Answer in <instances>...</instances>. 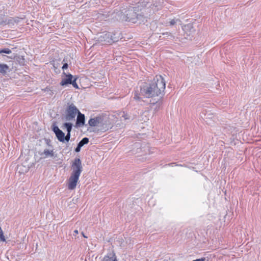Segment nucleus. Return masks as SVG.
Listing matches in <instances>:
<instances>
[{
    "instance_id": "4be33fe9",
    "label": "nucleus",
    "mask_w": 261,
    "mask_h": 261,
    "mask_svg": "<svg viewBox=\"0 0 261 261\" xmlns=\"http://www.w3.org/2000/svg\"><path fill=\"white\" fill-rule=\"evenodd\" d=\"M78 233H79L78 230L77 229H75V230H74L72 235H73V237H75Z\"/></svg>"
},
{
    "instance_id": "a211bd4d",
    "label": "nucleus",
    "mask_w": 261,
    "mask_h": 261,
    "mask_svg": "<svg viewBox=\"0 0 261 261\" xmlns=\"http://www.w3.org/2000/svg\"><path fill=\"white\" fill-rule=\"evenodd\" d=\"M178 22H180L179 19H173L171 20V21H170L169 25H173L175 23H177Z\"/></svg>"
},
{
    "instance_id": "39448f33",
    "label": "nucleus",
    "mask_w": 261,
    "mask_h": 261,
    "mask_svg": "<svg viewBox=\"0 0 261 261\" xmlns=\"http://www.w3.org/2000/svg\"><path fill=\"white\" fill-rule=\"evenodd\" d=\"M80 112L79 110L73 105H70L66 110L65 119L66 121H71L74 119L76 115Z\"/></svg>"
},
{
    "instance_id": "393cba45",
    "label": "nucleus",
    "mask_w": 261,
    "mask_h": 261,
    "mask_svg": "<svg viewBox=\"0 0 261 261\" xmlns=\"http://www.w3.org/2000/svg\"><path fill=\"white\" fill-rule=\"evenodd\" d=\"M100 15H101V17H103V18H106V17H105V15H104V14H103V15H101V14H100Z\"/></svg>"
},
{
    "instance_id": "0eeeda50",
    "label": "nucleus",
    "mask_w": 261,
    "mask_h": 261,
    "mask_svg": "<svg viewBox=\"0 0 261 261\" xmlns=\"http://www.w3.org/2000/svg\"><path fill=\"white\" fill-rule=\"evenodd\" d=\"M99 40L108 43H111L114 41L113 34L110 32H105L101 33L99 37Z\"/></svg>"
},
{
    "instance_id": "f257e3e1",
    "label": "nucleus",
    "mask_w": 261,
    "mask_h": 261,
    "mask_svg": "<svg viewBox=\"0 0 261 261\" xmlns=\"http://www.w3.org/2000/svg\"><path fill=\"white\" fill-rule=\"evenodd\" d=\"M161 8V5L159 4H150L149 2L142 1L139 2L137 6L135 7H130L128 10L125 11L124 14L122 12H117L116 15L118 17L117 20L136 23L138 20L143 22L144 14H148L152 12L157 11Z\"/></svg>"
},
{
    "instance_id": "1a4fd4ad",
    "label": "nucleus",
    "mask_w": 261,
    "mask_h": 261,
    "mask_svg": "<svg viewBox=\"0 0 261 261\" xmlns=\"http://www.w3.org/2000/svg\"><path fill=\"white\" fill-rule=\"evenodd\" d=\"M76 123L78 126L83 125L85 123V116L80 112L77 114Z\"/></svg>"
},
{
    "instance_id": "a878e982",
    "label": "nucleus",
    "mask_w": 261,
    "mask_h": 261,
    "mask_svg": "<svg viewBox=\"0 0 261 261\" xmlns=\"http://www.w3.org/2000/svg\"><path fill=\"white\" fill-rule=\"evenodd\" d=\"M112 15H114V16H113V18L116 17V16L115 15V12H113V13L112 14Z\"/></svg>"
},
{
    "instance_id": "423d86ee",
    "label": "nucleus",
    "mask_w": 261,
    "mask_h": 261,
    "mask_svg": "<svg viewBox=\"0 0 261 261\" xmlns=\"http://www.w3.org/2000/svg\"><path fill=\"white\" fill-rule=\"evenodd\" d=\"M46 141L48 147L45 148L42 152H39V154L43 159L47 158L49 157L52 158L54 156L55 153L53 147L49 144L50 141H49L48 140H46Z\"/></svg>"
},
{
    "instance_id": "ddd939ff",
    "label": "nucleus",
    "mask_w": 261,
    "mask_h": 261,
    "mask_svg": "<svg viewBox=\"0 0 261 261\" xmlns=\"http://www.w3.org/2000/svg\"><path fill=\"white\" fill-rule=\"evenodd\" d=\"M103 261H118L116 257L114 254H110V256H106L103 259Z\"/></svg>"
},
{
    "instance_id": "b1692460",
    "label": "nucleus",
    "mask_w": 261,
    "mask_h": 261,
    "mask_svg": "<svg viewBox=\"0 0 261 261\" xmlns=\"http://www.w3.org/2000/svg\"><path fill=\"white\" fill-rule=\"evenodd\" d=\"M82 236H83L84 238H88V237H87V236H85V234L84 233V232H82Z\"/></svg>"
},
{
    "instance_id": "9b49d317",
    "label": "nucleus",
    "mask_w": 261,
    "mask_h": 261,
    "mask_svg": "<svg viewBox=\"0 0 261 261\" xmlns=\"http://www.w3.org/2000/svg\"><path fill=\"white\" fill-rule=\"evenodd\" d=\"M9 66L6 64H0V73L3 75L7 73L9 70Z\"/></svg>"
},
{
    "instance_id": "dca6fc26",
    "label": "nucleus",
    "mask_w": 261,
    "mask_h": 261,
    "mask_svg": "<svg viewBox=\"0 0 261 261\" xmlns=\"http://www.w3.org/2000/svg\"><path fill=\"white\" fill-rule=\"evenodd\" d=\"M11 53H12L11 50L8 48H5L0 49V54H2L3 53L6 54H10Z\"/></svg>"
},
{
    "instance_id": "7ed1b4c3",
    "label": "nucleus",
    "mask_w": 261,
    "mask_h": 261,
    "mask_svg": "<svg viewBox=\"0 0 261 261\" xmlns=\"http://www.w3.org/2000/svg\"><path fill=\"white\" fill-rule=\"evenodd\" d=\"M72 172L68 180V188L72 190L76 186L79 177L82 171V162L80 159L76 158L74 160L72 165Z\"/></svg>"
},
{
    "instance_id": "2eb2a0df",
    "label": "nucleus",
    "mask_w": 261,
    "mask_h": 261,
    "mask_svg": "<svg viewBox=\"0 0 261 261\" xmlns=\"http://www.w3.org/2000/svg\"><path fill=\"white\" fill-rule=\"evenodd\" d=\"M64 126L67 129V133H70L72 129V124L70 123H65L64 124Z\"/></svg>"
},
{
    "instance_id": "f03ea898",
    "label": "nucleus",
    "mask_w": 261,
    "mask_h": 261,
    "mask_svg": "<svg viewBox=\"0 0 261 261\" xmlns=\"http://www.w3.org/2000/svg\"><path fill=\"white\" fill-rule=\"evenodd\" d=\"M166 82L161 75H156L150 83H145L140 87V91L134 93V99L140 100L142 95L146 98L158 96L162 94L165 90Z\"/></svg>"
},
{
    "instance_id": "5701e85b",
    "label": "nucleus",
    "mask_w": 261,
    "mask_h": 261,
    "mask_svg": "<svg viewBox=\"0 0 261 261\" xmlns=\"http://www.w3.org/2000/svg\"><path fill=\"white\" fill-rule=\"evenodd\" d=\"M67 67H68V64H67V63H65V64H64V65H63V66H62V69H63V70H64L65 69L67 68Z\"/></svg>"
},
{
    "instance_id": "6e6552de",
    "label": "nucleus",
    "mask_w": 261,
    "mask_h": 261,
    "mask_svg": "<svg viewBox=\"0 0 261 261\" xmlns=\"http://www.w3.org/2000/svg\"><path fill=\"white\" fill-rule=\"evenodd\" d=\"M53 130L55 133L58 140L62 142H64L65 134L61 129H60L57 126L53 125Z\"/></svg>"
},
{
    "instance_id": "f3484780",
    "label": "nucleus",
    "mask_w": 261,
    "mask_h": 261,
    "mask_svg": "<svg viewBox=\"0 0 261 261\" xmlns=\"http://www.w3.org/2000/svg\"><path fill=\"white\" fill-rule=\"evenodd\" d=\"M76 78H74L73 80H72L71 83L70 84H72L73 87L76 89H79V86L76 82Z\"/></svg>"
},
{
    "instance_id": "aec40b11",
    "label": "nucleus",
    "mask_w": 261,
    "mask_h": 261,
    "mask_svg": "<svg viewBox=\"0 0 261 261\" xmlns=\"http://www.w3.org/2000/svg\"><path fill=\"white\" fill-rule=\"evenodd\" d=\"M210 115H211V114H208V115H204L205 117H204V118H203V119H204V120L205 121V122H206V123H208V119H210V118H211L210 116H210Z\"/></svg>"
},
{
    "instance_id": "9d476101",
    "label": "nucleus",
    "mask_w": 261,
    "mask_h": 261,
    "mask_svg": "<svg viewBox=\"0 0 261 261\" xmlns=\"http://www.w3.org/2000/svg\"><path fill=\"white\" fill-rule=\"evenodd\" d=\"M73 76L71 74H68L66 75V78L64 79H62L61 81L60 84L62 86H65L67 84H70L72 80Z\"/></svg>"
},
{
    "instance_id": "4468645a",
    "label": "nucleus",
    "mask_w": 261,
    "mask_h": 261,
    "mask_svg": "<svg viewBox=\"0 0 261 261\" xmlns=\"http://www.w3.org/2000/svg\"><path fill=\"white\" fill-rule=\"evenodd\" d=\"M89 142V139L87 137H85L82 139L81 141L78 143L80 146H81V147H83L84 145L88 144Z\"/></svg>"
},
{
    "instance_id": "20e7f679",
    "label": "nucleus",
    "mask_w": 261,
    "mask_h": 261,
    "mask_svg": "<svg viewBox=\"0 0 261 261\" xmlns=\"http://www.w3.org/2000/svg\"><path fill=\"white\" fill-rule=\"evenodd\" d=\"M102 120L100 117L91 118L88 121V123L91 126H101L102 128L100 129L102 132H106L112 127L111 124L109 123L108 124L107 121H106L105 124H102Z\"/></svg>"
},
{
    "instance_id": "f8f14e48",
    "label": "nucleus",
    "mask_w": 261,
    "mask_h": 261,
    "mask_svg": "<svg viewBox=\"0 0 261 261\" xmlns=\"http://www.w3.org/2000/svg\"><path fill=\"white\" fill-rule=\"evenodd\" d=\"M117 119H119L121 121H125L128 119V115L124 112H121L118 114Z\"/></svg>"
},
{
    "instance_id": "6ab92c4d",
    "label": "nucleus",
    "mask_w": 261,
    "mask_h": 261,
    "mask_svg": "<svg viewBox=\"0 0 261 261\" xmlns=\"http://www.w3.org/2000/svg\"><path fill=\"white\" fill-rule=\"evenodd\" d=\"M70 138V133H67L66 136H65V140L66 142H68Z\"/></svg>"
},
{
    "instance_id": "412c9836",
    "label": "nucleus",
    "mask_w": 261,
    "mask_h": 261,
    "mask_svg": "<svg viewBox=\"0 0 261 261\" xmlns=\"http://www.w3.org/2000/svg\"><path fill=\"white\" fill-rule=\"evenodd\" d=\"M81 149V146H80L79 144H77V147L75 149V151L76 152H80Z\"/></svg>"
}]
</instances>
